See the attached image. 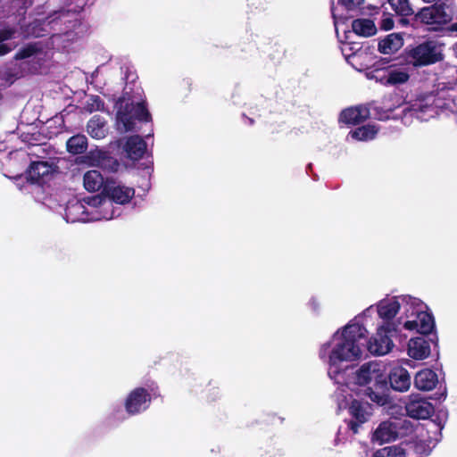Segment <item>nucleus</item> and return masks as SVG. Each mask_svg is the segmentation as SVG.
<instances>
[{"mask_svg":"<svg viewBox=\"0 0 457 457\" xmlns=\"http://www.w3.org/2000/svg\"><path fill=\"white\" fill-rule=\"evenodd\" d=\"M371 457H405V451L397 445L386 446L374 452Z\"/></svg>","mask_w":457,"mask_h":457,"instance_id":"c85d7f7f","label":"nucleus"},{"mask_svg":"<svg viewBox=\"0 0 457 457\" xmlns=\"http://www.w3.org/2000/svg\"><path fill=\"white\" fill-rule=\"evenodd\" d=\"M367 329L355 320L338 329L332 337L333 347L328 354L330 366L342 361L359 360L362 354L361 340L367 336Z\"/></svg>","mask_w":457,"mask_h":457,"instance_id":"f257e3e1","label":"nucleus"},{"mask_svg":"<svg viewBox=\"0 0 457 457\" xmlns=\"http://www.w3.org/2000/svg\"><path fill=\"white\" fill-rule=\"evenodd\" d=\"M420 18L427 24L443 25L451 21V15L444 4H435L423 8L420 12Z\"/></svg>","mask_w":457,"mask_h":457,"instance_id":"f8f14e48","label":"nucleus"},{"mask_svg":"<svg viewBox=\"0 0 457 457\" xmlns=\"http://www.w3.org/2000/svg\"><path fill=\"white\" fill-rule=\"evenodd\" d=\"M329 349V343L323 345L320 350V357L325 359Z\"/></svg>","mask_w":457,"mask_h":457,"instance_id":"e433bc0d","label":"nucleus"},{"mask_svg":"<svg viewBox=\"0 0 457 457\" xmlns=\"http://www.w3.org/2000/svg\"><path fill=\"white\" fill-rule=\"evenodd\" d=\"M424 3L430 4L435 2L436 0H422Z\"/></svg>","mask_w":457,"mask_h":457,"instance_id":"a19ab883","label":"nucleus"},{"mask_svg":"<svg viewBox=\"0 0 457 457\" xmlns=\"http://www.w3.org/2000/svg\"><path fill=\"white\" fill-rule=\"evenodd\" d=\"M352 29L355 34L361 37H370L377 32L374 22L369 19H358L353 21Z\"/></svg>","mask_w":457,"mask_h":457,"instance_id":"393cba45","label":"nucleus"},{"mask_svg":"<svg viewBox=\"0 0 457 457\" xmlns=\"http://www.w3.org/2000/svg\"><path fill=\"white\" fill-rule=\"evenodd\" d=\"M430 354L429 343L423 337L412 338L408 344V355L415 360L426 359Z\"/></svg>","mask_w":457,"mask_h":457,"instance_id":"6ab92c4d","label":"nucleus"},{"mask_svg":"<svg viewBox=\"0 0 457 457\" xmlns=\"http://www.w3.org/2000/svg\"><path fill=\"white\" fill-rule=\"evenodd\" d=\"M69 12H60L58 19H61L62 17H64L68 15Z\"/></svg>","mask_w":457,"mask_h":457,"instance_id":"58836bf2","label":"nucleus"},{"mask_svg":"<svg viewBox=\"0 0 457 457\" xmlns=\"http://www.w3.org/2000/svg\"><path fill=\"white\" fill-rule=\"evenodd\" d=\"M54 169L52 164L46 161L31 162L26 170V180L29 184L43 186L53 176Z\"/></svg>","mask_w":457,"mask_h":457,"instance_id":"0eeeda50","label":"nucleus"},{"mask_svg":"<svg viewBox=\"0 0 457 457\" xmlns=\"http://www.w3.org/2000/svg\"><path fill=\"white\" fill-rule=\"evenodd\" d=\"M94 162L97 167L109 172H116L120 168L119 161L107 151H97L94 155Z\"/></svg>","mask_w":457,"mask_h":457,"instance_id":"4be33fe9","label":"nucleus"},{"mask_svg":"<svg viewBox=\"0 0 457 457\" xmlns=\"http://www.w3.org/2000/svg\"><path fill=\"white\" fill-rule=\"evenodd\" d=\"M403 45V37L396 33H392L379 41L378 50L384 54H392L399 50Z\"/></svg>","mask_w":457,"mask_h":457,"instance_id":"5701e85b","label":"nucleus"},{"mask_svg":"<svg viewBox=\"0 0 457 457\" xmlns=\"http://www.w3.org/2000/svg\"><path fill=\"white\" fill-rule=\"evenodd\" d=\"M410 56L414 66L428 65L441 59L440 54L432 43H424L418 46L411 51Z\"/></svg>","mask_w":457,"mask_h":457,"instance_id":"1a4fd4ad","label":"nucleus"},{"mask_svg":"<svg viewBox=\"0 0 457 457\" xmlns=\"http://www.w3.org/2000/svg\"><path fill=\"white\" fill-rule=\"evenodd\" d=\"M37 49L33 45H28L22 48H21L16 54H15V59L16 60H23L27 59L29 57L33 56L37 53Z\"/></svg>","mask_w":457,"mask_h":457,"instance_id":"7c9ffc66","label":"nucleus"},{"mask_svg":"<svg viewBox=\"0 0 457 457\" xmlns=\"http://www.w3.org/2000/svg\"><path fill=\"white\" fill-rule=\"evenodd\" d=\"M12 50V47L8 44L0 43V56L4 55L10 53Z\"/></svg>","mask_w":457,"mask_h":457,"instance_id":"c9c22d12","label":"nucleus"},{"mask_svg":"<svg viewBox=\"0 0 457 457\" xmlns=\"http://www.w3.org/2000/svg\"><path fill=\"white\" fill-rule=\"evenodd\" d=\"M409 79L410 71L407 67L390 66L385 71L379 80L386 86H398L405 84Z\"/></svg>","mask_w":457,"mask_h":457,"instance_id":"ddd939ff","label":"nucleus"},{"mask_svg":"<svg viewBox=\"0 0 457 457\" xmlns=\"http://www.w3.org/2000/svg\"><path fill=\"white\" fill-rule=\"evenodd\" d=\"M15 29L12 28H6L0 29V43L9 40L13 37Z\"/></svg>","mask_w":457,"mask_h":457,"instance_id":"72a5a7b5","label":"nucleus"},{"mask_svg":"<svg viewBox=\"0 0 457 457\" xmlns=\"http://www.w3.org/2000/svg\"><path fill=\"white\" fill-rule=\"evenodd\" d=\"M372 306H370V308H368L365 312H364V314H366L367 312H369L370 310H371Z\"/></svg>","mask_w":457,"mask_h":457,"instance_id":"79ce46f5","label":"nucleus"},{"mask_svg":"<svg viewBox=\"0 0 457 457\" xmlns=\"http://www.w3.org/2000/svg\"><path fill=\"white\" fill-rule=\"evenodd\" d=\"M155 389L150 387V391L145 387H136L125 399L124 407L129 415H136L145 411L152 401V395L156 396Z\"/></svg>","mask_w":457,"mask_h":457,"instance_id":"39448f33","label":"nucleus"},{"mask_svg":"<svg viewBox=\"0 0 457 457\" xmlns=\"http://www.w3.org/2000/svg\"><path fill=\"white\" fill-rule=\"evenodd\" d=\"M84 108L87 112L90 113L96 111H104V102L99 96L92 95L87 100Z\"/></svg>","mask_w":457,"mask_h":457,"instance_id":"c756f323","label":"nucleus"},{"mask_svg":"<svg viewBox=\"0 0 457 457\" xmlns=\"http://www.w3.org/2000/svg\"><path fill=\"white\" fill-rule=\"evenodd\" d=\"M398 436V424L395 421L381 422L372 436V441L380 445L395 440Z\"/></svg>","mask_w":457,"mask_h":457,"instance_id":"2eb2a0df","label":"nucleus"},{"mask_svg":"<svg viewBox=\"0 0 457 457\" xmlns=\"http://www.w3.org/2000/svg\"><path fill=\"white\" fill-rule=\"evenodd\" d=\"M123 150L126 153L127 158L132 161H138L146 151V143L138 135L130 136L127 138Z\"/></svg>","mask_w":457,"mask_h":457,"instance_id":"dca6fc26","label":"nucleus"},{"mask_svg":"<svg viewBox=\"0 0 457 457\" xmlns=\"http://www.w3.org/2000/svg\"><path fill=\"white\" fill-rule=\"evenodd\" d=\"M107 179H104V176L99 170H87L83 176L84 187L88 192H97L102 190V194H104V188L107 184Z\"/></svg>","mask_w":457,"mask_h":457,"instance_id":"a211bd4d","label":"nucleus"},{"mask_svg":"<svg viewBox=\"0 0 457 457\" xmlns=\"http://www.w3.org/2000/svg\"><path fill=\"white\" fill-rule=\"evenodd\" d=\"M67 151L72 154H80L87 148V139L84 135L71 137L66 143Z\"/></svg>","mask_w":457,"mask_h":457,"instance_id":"a878e982","label":"nucleus"},{"mask_svg":"<svg viewBox=\"0 0 457 457\" xmlns=\"http://www.w3.org/2000/svg\"><path fill=\"white\" fill-rule=\"evenodd\" d=\"M118 103L120 106L116 113L117 123L121 125L124 132L132 131L135 128V121L148 122L152 120L151 114L145 103H137L126 101L120 98Z\"/></svg>","mask_w":457,"mask_h":457,"instance_id":"20e7f679","label":"nucleus"},{"mask_svg":"<svg viewBox=\"0 0 457 457\" xmlns=\"http://www.w3.org/2000/svg\"><path fill=\"white\" fill-rule=\"evenodd\" d=\"M438 382L437 375L429 369L419 371L414 378V385L419 390L430 391Z\"/></svg>","mask_w":457,"mask_h":457,"instance_id":"412c9836","label":"nucleus"},{"mask_svg":"<svg viewBox=\"0 0 457 457\" xmlns=\"http://www.w3.org/2000/svg\"><path fill=\"white\" fill-rule=\"evenodd\" d=\"M378 133V129L373 125H367L350 132V136L359 141L373 139Z\"/></svg>","mask_w":457,"mask_h":457,"instance_id":"bb28decb","label":"nucleus"},{"mask_svg":"<svg viewBox=\"0 0 457 457\" xmlns=\"http://www.w3.org/2000/svg\"><path fill=\"white\" fill-rule=\"evenodd\" d=\"M387 110L389 111H392V108L388 107V106H385Z\"/></svg>","mask_w":457,"mask_h":457,"instance_id":"c03bdc74","label":"nucleus"},{"mask_svg":"<svg viewBox=\"0 0 457 457\" xmlns=\"http://www.w3.org/2000/svg\"><path fill=\"white\" fill-rule=\"evenodd\" d=\"M337 1H338V4H340L341 5H343L344 7H345L348 10H353V9L357 8L358 6H360L363 3V0H337Z\"/></svg>","mask_w":457,"mask_h":457,"instance_id":"473e14b6","label":"nucleus"},{"mask_svg":"<svg viewBox=\"0 0 457 457\" xmlns=\"http://www.w3.org/2000/svg\"><path fill=\"white\" fill-rule=\"evenodd\" d=\"M453 29H454V30H457V22L455 24H453Z\"/></svg>","mask_w":457,"mask_h":457,"instance_id":"37998d69","label":"nucleus"},{"mask_svg":"<svg viewBox=\"0 0 457 457\" xmlns=\"http://www.w3.org/2000/svg\"><path fill=\"white\" fill-rule=\"evenodd\" d=\"M409 297L410 295H400L380 300L377 304L379 317L383 320H391L400 310L403 312L407 303L405 299Z\"/></svg>","mask_w":457,"mask_h":457,"instance_id":"6e6552de","label":"nucleus"},{"mask_svg":"<svg viewBox=\"0 0 457 457\" xmlns=\"http://www.w3.org/2000/svg\"><path fill=\"white\" fill-rule=\"evenodd\" d=\"M207 399L211 402L216 401L220 397V390L218 386H212L210 381L208 384Z\"/></svg>","mask_w":457,"mask_h":457,"instance_id":"2f4dec72","label":"nucleus"},{"mask_svg":"<svg viewBox=\"0 0 457 457\" xmlns=\"http://www.w3.org/2000/svg\"><path fill=\"white\" fill-rule=\"evenodd\" d=\"M106 121L100 115H94L87 124V131L96 139H102L106 136Z\"/></svg>","mask_w":457,"mask_h":457,"instance_id":"b1692460","label":"nucleus"},{"mask_svg":"<svg viewBox=\"0 0 457 457\" xmlns=\"http://www.w3.org/2000/svg\"><path fill=\"white\" fill-rule=\"evenodd\" d=\"M405 309L399 317V323L409 331H416L420 334L430 333L435 322L433 316L428 312V306L420 299L410 296Z\"/></svg>","mask_w":457,"mask_h":457,"instance_id":"7ed1b4c3","label":"nucleus"},{"mask_svg":"<svg viewBox=\"0 0 457 457\" xmlns=\"http://www.w3.org/2000/svg\"><path fill=\"white\" fill-rule=\"evenodd\" d=\"M392 9L401 16H411L414 13L409 0H388Z\"/></svg>","mask_w":457,"mask_h":457,"instance_id":"cd10ccee","label":"nucleus"},{"mask_svg":"<svg viewBox=\"0 0 457 457\" xmlns=\"http://www.w3.org/2000/svg\"><path fill=\"white\" fill-rule=\"evenodd\" d=\"M391 331L389 324H383L378 328L377 333L368 342V350L376 355L388 353L394 344L388 333Z\"/></svg>","mask_w":457,"mask_h":457,"instance_id":"423d86ee","label":"nucleus"},{"mask_svg":"<svg viewBox=\"0 0 457 457\" xmlns=\"http://www.w3.org/2000/svg\"><path fill=\"white\" fill-rule=\"evenodd\" d=\"M349 412L355 420V421L350 423V427L354 433H357V423L362 424L366 422L372 413V408L368 403L353 400L349 406Z\"/></svg>","mask_w":457,"mask_h":457,"instance_id":"4468645a","label":"nucleus"},{"mask_svg":"<svg viewBox=\"0 0 457 457\" xmlns=\"http://www.w3.org/2000/svg\"><path fill=\"white\" fill-rule=\"evenodd\" d=\"M387 374L385 369L378 363L370 362L364 364L356 372V383L361 386L370 385L365 394L369 398L378 405H385L387 397L384 394L386 386Z\"/></svg>","mask_w":457,"mask_h":457,"instance_id":"f03ea898","label":"nucleus"},{"mask_svg":"<svg viewBox=\"0 0 457 457\" xmlns=\"http://www.w3.org/2000/svg\"><path fill=\"white\" fill-rule=\"evenodd\" d=\"M411 112V115L415 116L417 119H420V112L417 109H411L409 111Z\"/></svg>","mask_w":457,"mask_h":457,"instance_id":"4c0bfd02","label":"nucleus"},{"mask_svg":"<svg viewBox=\"0 0 457 457\" xmlns=\"http://www.w3.org/2000/svg\"><path fill=\"white\" fill-rule=\"evenodd\" d=\"M380 27L384 30H390L394 27L393 18L388 14H384L381 20Z\"/></svg>","mask_w":457,"mask_h":457,"instance_id":"f704fd0d","label":"nucleus"},{"mask_svg":"<svg viewBox=\"0 0 457 457\" xmlns=\"http://www.w3.org/2000/svg\"><path fill=\"white\" fill-rule=\"evenodd\" d=\"M370 116V111L366 106H356L344 110L339 117L340 122L347 125H355L362 122Z\"/></svg>","mask_w":457,"mask_h":457,"instance_id":"f3484780","label":"nucleus"},{"mask_svg":"<svg viewBox=\"0 0 457 457\" xmlns=\"http://www.w3.org/2000/svg\"><path fill=\"white\" fill-rule=\"evenodd\" d=\"M391 386L400 392L407 391L411 386V377L409 372L401 367L395 368L389 375Z\"/></svg>","mask_w":457,"mask_h":457,"instance_id":"aec40b11","label":"nucleus"},{"mask_svg":"<svg viewBox=\"0 0 457 457\" xmlns=\"http://www.w3.org/2000/svg\"><path fill=\"white\" fill-rule=\"evenodd\" d=\"M306 169H307V172H308V171H312V163H309V164L307 165Z\"/></svg>","mask_w":457,"mask_h":457,"instance_id":"ea45409f","label":"nucleus"},{"mask_svg":"<svg viewBox=\"0 0 457 457\" xmlns=\"http://www.w3.org/2000/svg\"><path fill=\"white\" fill-rule=\"evenodd\" d=\"M407 414L413 419H427L434 411L433 405L419 395H411L405 406Z\"/></svg>","mask_w":457,"mask_h":457,"instance_id":"9b49d317","label":"nucleus"},{"mask_svg":"<svg viewBox=\"0 0 457 457\" xmlns=\"http://www.w3.org/2000/svg\"><path fill=\"white\" fill-rule=\"evenodd\" d=\"M104 195L116 204H125L129 203L134 197L135 189L122 186L113 179H107V184L104 188Z\"/></svg>","mask_w":457,"mask_h":457,"instance_id":"9d476101","label":"nucleus"}]
</instances>
